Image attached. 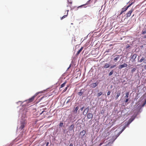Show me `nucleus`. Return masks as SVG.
I'll return each mask as SVG.
<instances>
[{"label": "nucleus", "instance_id": "nucleus-10", "mask_svg": "<svg viewBox=\"0 0 146 146\" xmlns=\"http://www.w3.org/2000/svg\"><path fill=\"white\" fill-rule=\"evenodd\" d=\"M132 4V3H131V4L129 5L128 6H127L126 7H124L123 8H122V10L123 12H124V11H125L126 10H127L128 8L131 6V5Z\"/></svg>", "mask_w": 146, "mask_h": 146}, {"label": "nucleus", "instance_id": "nucleus-23", "mask_svg": "<svg viewBox=\"0 0 146 146\" xmlns=\"http://www.w3.org/2000/svg\"><path fill=\"white\" fill-rule=\"evenodd\" d=\"M66 82H64V83H63L60 86V88H62L63 87H64V86L65 84L66 83Z\"/></svg>", "mask_w": 146, "mask_h": 146}, {"label": "nucleus", "instance_id": "nucleus-36", "mask_svg": "<svg viewBox=\"0 0 146 146\" xmlns=\"http://www.w3.org/2000/svg\"><path fill=\"white\" fill-rule=\"evenodd\" d=\"M146 33V31H145H145L143 30V31H142V34H145Z\"/></svg>", "mask_w": 146, "mask_h": 146}, {"label": "nucleus", "instance_id": "nucleus-20", "mask_svg": "<svg viewBox=\"0 0 146 146\" xmlns=\"http://www.w3.org/2000/svg\"><path fill=\"white\" fill-rule=\"evenodd\" d=\"M129 92H127L125 94V98H128V97L129 96Z\"/></svg>", "mask_w": 146, "mask_h": 146}, {"label": "nucleus", "instance_id": "nucleus-1", "mask_svg": "<svg viewBox=\"0 0 146 146\" xmlns=\"http://www.w3.org/2000/svg\"><path fill=\"white\" fill-rule=\"evenodd\" d=\"M37 113L39 115V116H40L42 118H43L45 117L47 112L43 110L41 113L38 112Z\"/></svg>", "mask_w": 146, "mask_h": 146}, {"label": "nucleus", "instance_id": "nucleus-4", "mask_svg": "<svg viewBox=\"0 0 146 146\" xmlns=\"http://www.w3.org/2000/svg\"><path fill=\"white\" fill-rule=\"evenodd\" d=\"M134 9H131L126 14V17L127 18L130 16L132 13Z\"/></svg>", "mask_w": 146, "mask_h": 146}, {"label": "nucleus", "instance_id": "nucleus-7", "mask_svg": "<svg viewBox=\"0 0 146 146\" xmlns=\"http://www.w3.org/2000/svg\"><path fill=\"white\" fill-rule=\"evenodd\" d=\"M127 66V64L125 63H124L123 64L120 65L118 68L119 69H121Z\"/></svg>", "mask_w": 146, "mask_h": 146}, {"label": "nucleus", "instance_id": "nucleus-6", "mask_svg": "<svg viewBox=\"0 0 146 146\" xmlns=\"http://www.w3.org/2000/svg\"><path fill=\"white\" fill-rule=\"evenodd\" d=\"M138 62L140 63L143 62L144 64H146V59L144 57H142L139 60H138Z\"/></svg>", "mask_w": 146, "mask_h": 146}, {"label": "nucleus", "instance_id": "nucleus-28", "mask_svg": "<svg viewBox=\"0 0 146 146\" xmlns=\"http://www.w3.org/2000/svg\"><path fill=\"white\" fill-rule=\"evenodd\" d=\"M113 72V70H112L111 71L110 73L109 74V76H110L111 75Z\"/></svg>", "mask_w": 146, "mask_h": 146}, {"label": "nucleus", "instance_id": "nucleus-34", "mask_svg": "<svg viewBox=\"0 0 146 146\" xmlns=\"http://www.w3.org/2000/svg\"><path fill=\"white\" fill-rule=\"evenodd\" d=\"M63 125V123L62 122H61L59 124V126L60 127H62Z\"/></svg>", "mask_w": 146, "mask_h": 146}, {"label": "nucleus", "instance_id": "nucleus-42", "mask_svg": "<svg viewBox=\"0 0 146 146\" xmlns=\"http://www.w3.org/2000/svg\"><path fill=\"white\" fill-rule=\"evenodd\" d=\"M144 68L145 70H146V65H145L144 66Z\"/></svg>", "mask_w": 146, "mask_h": 146}, {"label": "nucleus", "instance_id": "nucleus-30", "mask_svg": "<svg viewBox=\"0 0 146 146\" xmlns=\"http://www.w3.org/2000/svg\"><path fill=\"white\" fill-rule=\"evenodd\" d=\"M125 128H126V127L125 126L124 127H123V128L122 129L121 131L119 132V134H120L121 133L125 130Z\"/></svg>", "mask_w": 146, "mask_h": 146}, {"label": "nucleus", "instance_id": "nucleus-44", "mask_svg": "<svg viewBox=\"0 0 146 146\" xmlns=\"http://www.w3.org/2000/svg\"><path fill=\"white\" fill-rule=\"evenodd\" d=\"M46 108H44L43 109V110H46Z\"/></svg>", "mask_w": 146, "mask_h": 146}, {"label": "nucleus", "instance_id": "nucleus-11", "mask_svg": "<svg viewBox=\"0 0 146 146\" xmlns=\"http://www.w3.org/2000/svg\"><path fill=\"white\" fill-rule=\"evenodd\" d=\"M98 85L97 83H93L90 85V87L92 88H94Z\"/></svg>", "mask_w": 146, "mask_h": 146}, {"label": "nucleus", "instance_id": "nucleus-31", "mask_svg": "<svg viewBox=\"0 0 146 146\" xmlns=\"http://www.w3.org/2000/svg\"><path fill=\"white\" fill-rule=\"evenodd\" d=\"M136 70V68H133L131 70V72L133 73L134 72H135Z\"/></svg>", "mask_w": 146, "mask_h": 146}, {"label": "nucleus", "instance_id": "nucleus-8", "mask_svg": "<svg viewBox=\"0 0 146 146\" xmlns=\"http://www.w3.org/2000/svg\"><path fill=\"white\" fill-rule=\"evenodd\" d=\"M120 56L119 55H117L114 56V58L113 59V61L115 62H116L117 60L119 58Z\"/></svg>", "mask_w": 146, "mask_h": 146}, {"label": "nucleus", "instance_id": "nucleus-35", "mask_svg": "<svg viewBox=\"0 0 146 146\" xmlns=\"http://www.w3.org/2000/svg\"><path fill=\"white\" fill-rule=\"evenodd\" d=\"M129 99L128 98H126L125 100V103H126L128 102V101H129Z\"/></svg>", "mask_w": 146, "mask_h": 146}, {"label": "nucleus", "instance_id": "nucleus-21", "mask_svg": "<svg viewBox=\"0 0 146 146\" xmlns=\"http://www.w3.org/2000/svg\"><path fill=\"white\" fill-rule=\"evenodd\" d=\"M70 97H68V98L66 99V100H67L66 103H67L69 102H70L71 101V100L69 98Z\"/></svg>", "mask_w": 146, "mask_h": 146}, {"label": "nucleus", "instance_id": "nucleus-37", "mask_svg": "<svg viewBox=\"0 0 146 146\" xmlns=\"http://www.w3.org/2000/svg\"><path fill=\"white\" fill-rule=\"evenodd\" d=\"M84 108V106H83L82 107V108H81L80 109V110L81 111H82L83 109Z\"/></svg>", "mask_w": 146, "mask_h": 146}, {"label": "nucleus", "instance_id": "nucleus-26", "mask_svg": "<svg viewBox=\"0 0 146 146\" xmlns=\"http://www.w3.org/2000/svg\"><path fill=\"white\" fill-rule=\"evenodd\" d=\"M74 125L73 124H72L70 126V130H72L74 127Z\"/></svg>", "mask_w": 146, "mask_h": 146}, {"label": "nucleus", "instance_id": "nucleus-41", "mask_svg": "<svg viewBox=\"0 0 146 146\" xmlns=\"http://www.w3.org/2000/svg\"><path fill=\"white\" fill-rule=\"evenodd\" d=\"M73 146V145L72 143H71L70 144V145H69V146Z\"/></svg>", "mask_w": 146, "mask_h": 146}, {"label": "nucleus", "instance_id": "nucleus-39", "mask_svg": "<svg viewBox=\"0 0 146 146\" xmlns=\"http://www.w3.org/2000/svg\"><path fill=\"white\" fill-rule=\"evenodd\" d=\"M124 12L122 11V10L121 11V13H120V14H119V15H121L122 14V13L123 12Z\"/></svg>", "mask_w": 146, "mask_h": 146}, {"label": "nucleus", "instance_id": "nucleus-3", "mask_svg": "<svg viewBox=\"0 0 146 146\" xmlns=\"http://www.w3.org/2000/svg\"><path fill=\"white\" fill-rule=\"evenodd\" d=\"M26 124V122L24 121L23 120L21 122V126L20 129H23L25 127V125Z\"/></svg>", "mask_w": 146, "mask_h": 146}, {"label": "nucleus", "instance_id": "nucleus-46", "mask_svg": "<svg viewBox=\"0 0 146 146\" xmlns=\"http://www.w3.org/2000/svg\"><path fill=\"white\" fill-rule=\"evenodd\" d=\"M134 16V15H133L132 16V17H133V16Z\"/></svg>", "mask_w": 146, "mask_h": 146}, {"label": "nucleus", "instance_id": "nucleus-40", "mask_svg": "<svg viewBox=\"0 0 146 146\" xmlns=\"http://www.w3.org/2000/svg\"><path fill=\"white\" fill-rule=\"evenodd\" d=\"M49 144V142H47L46 143V146H48V144Z\"/></svg>", "mask_w": 146, "mask_h": 146}, {"label": "nucleus", "instance_id": "nucleus-29", "mask_svg": "<svg viewBox=\"0 0 146 146\" xmlns=\"http://www.w3.org/2000/svg\"><path fill=\"white\" fill-rule=\"evenodd\" d=\"M68 86H68L65 88L64 89L63 91V92H64L66 91Z\"/></svg>", "mask_w": 146, "mask_h": 146}, {"label": "nucleus", "instance_id": "nucleus-14", "mask_svg": "<svg viewBox=\"0 0 146 146\" xmlns=\"http://www.w3.org/2000/svg\"><path fill=\"white\" fill-rule=\"evenodd\" d=\"M83 47H82L77 52V53L76 54V55H78L82 51V50L83 49Z\"/></svg>", "mask_w": 146, "mask_h": 146}, {"label": "nucleus", "instance_id": "nucleus-2", "mask_svg": "<svg viewBox=\"0 0 146 146\" xmlns=\"http://www.w3.org/2000/svg\"><path fill=\"white\" fill-rule=\"evenodd\" d=\"M137 56V54H131L130 56V60H131L132 62L135 61Z\"/></svg>", "mask_w": 146, "mask_h": 146}, {"label": "nucleus", "instance_id": "nucleus-47", "mask_svg": "<svg viewBox=\"0 0 146 146\" xmlns=\"http://www.w3.org/2000/svg\"><path fill=\"white\" fill-rule=\"evenodd\" d=\"M19 102H21V101H19Z\"/></svg>", "mask_w": 146, "mask_h": 146}, {"label": "nucleus", "instance_id": "nucleus-45", "mask_svg": "<svg viewBox=\"0 0 146 146\" xmlns=\"http://www.w3.org/2000/svg\"><path fill=\"white\" fill-rule=\"evenodd\" d=\"M102 145V143H101L100 144V145Z\"/></svg>", "mask_w": 146, "mask_h": 146}, {"label": "nucleus", "instance_id": "nucleus-13", "mask_svg": "<svg viewBox=\"0 0 146 146\" xmlns=\"http://www.w3.org/2000/svg\"><path fill=\"white\" fill-rule=\"evenodd\" d=\"M110 66V64L108 63H106L104 64L103 67L105 68H109Z\"/></svg>", "mask_w": 146, "mask_h": 146}, {"label": "nucleus", "instance_id": "nucleus-16", "mask_svg": "<svg viewBox=\"0 0 146 146\" xmlns=\"http://www.w3.org/2000/svg\"><path fill=\"white\" fill-rule=\"evenodd\" d=\"M67 15H64L61 18V20H62L64 18L67 17V16L68 15V12L69 11V10H67Z\"/></svg>", "mask_w": 146, "mask_h": 146}, {"label": "nucleus", "instance_id": "nucleus-5", "mask_svg": "<svg viewBox=\"0 0 146 146\" xmlns=\"http://www.w3.org/2000/svg\"><path fill=\"white\" fill-rule=\"evenodd\" d=\"M36 96V95H35L31 97V98H29L28 100H26L27 102L28 103H31L34 100L35 97Z\"/></svg>", "mask_w": 146, "mask_h": 146}, {"label": "nucleus", "instance_id": "nucleus-43", "mask_svg": "<svg viewBox=\"0 0 146 146\" xmlns=\"http://www.w3.org/2000/svg\"><path fill=\"white\" fill-rule=\"evenodd\" d=\"M143 38H146V35H145L143 36Z\"/></svg>", "mask_w": 146, "mask_h": 146}, {"label": "nucleus", "instance_id": "nucleus-25", "mask_svg": "<svg viewBox=\"0 0 146 146\" xmlns=\"http://www.w3.org/2000/svg\"><path fill=\"white\" fill-rule=\"evenodd\" d=\"M146 104V99L144 101V102L143 103V104L141 105V107L142 108L143 106H144L145 105V104Z\"/></svg>", "mask_w": 146, "mask_h": 146}, {"label": "nucleus", "instance_id": "nucleus-19", "mask_svg": "<svg viewBox=\"0 0 146 146\" xmlns=\"http://www.w3.org/2000/svg\"><path fill=\"white\" fill-rule=\"evenodd\" d=\"M82 90H80V91L78 93V94L79 96H81L83 94V92L82 91Z\"/></svg>", "mask_w": 146, "mask_h": 146}, {"label": "nucleus", "instance_id": "nucleus-33", "mask_svg": "<svg viewBox=\"0 0 146 146\" xmlns=\"http://www.w3.org/2000/svg\"><path fill=\"white\" fill-rule=\"evenodd\" d=\"M116 66V64H115V65H114L111 66L110 67V68H115Z\"/></svg>", "mask_w": 146, "mask_h": 146}, {"label": "nucleus", "instance_id": "nucleus-32", "mask_svg": "<svg viewBox=\"0 0 146 146\" xmlns=\"http://www.w3.org/2000/svg\"><path fill=\"white\" fill-rule=\"evenodd\" d=\"M102 94V93L101 92H100L98 93L97 94V96L98 97H99Z\"/></svg>", "mask_w": 146, "mask_h": 146}, {"label": "nucleus", "instance_id": "nucleus-22", "mask_svg": "<svg viewBox=\"0 0 146 146\" xmlns=\"http://www.w3.org/2000/svg\"><path fill=\"white\" fill-rule=\"evenodd\" d=\"M89 107H87V108L85 109L84 111V112L85 111H86V114L88 112V110L89 109Z\"/></svg>", "mask_w": 146, "mask_h": 146}, {"label": "nucleus", "instance_id": "nucleus-12", "mask_svg": "<svg viewBox=\"0 0 146 146\" xmlns=\"http://www.w3.org/2000/svg\"><path fill=\"white\" fill-rule=\"evenodd\" d=\"M87 117L89 119H92L93 117V114L91 113H88L87 114Z\"/></svg>", "mask_w": 146, "mask_h": 146}, {"label": "nucleus", "instance_id": "nucleus-27", "mask_svg": "<svg viewBox=\"0 0 146 146\" xmlns=\"http://www.w3.org/2000/svg\"><path fill=\"white\" fill-rule=\"evenodd\" d=\"M91 0H89L88 1L87 3H86L85 4H84V5H81V6H80V7H82L83 6H84V5H87V4H89V2L91 1Z\"/></svg>", "mask_w": 146, "mask_h": 146}, {"label": "nucleus", "instance_id": "nucleus-17", "mask_svg": "<svg viewBox=\"0 0 146 146\" xmlns=\"http://www.w3.org/2000/svg\"><path fill=\"white\" fill-rule=\"evenodd\" d=\"M135 119V117H132L131 118H130L129 120V123H131L132 121Z\"/></svg>", "mask_w": 146, "mask_h": 146}, {"label": "nucleus", "instance_id": "nucleus-9", "mask_svg": "<svg viewBox=\"0 0 146 146\" xmlns=\"http://www.w3.org/2000/svg\"><path fill=\"white\" fill-rule=\"evenodd\" d=\"M86 133V131L85 130H83L81 131L80 133V135L81 136V137H83L85 135Z\"/></svg>", "mask_w": 146, "mask_h": 146}, {"label": "nucleus", "instance_id": "nucleus-38", "mask_svg": "<svg viewBox=\"0 0 146 146\" xmlns=\"http://www.w3.org/2000/svg\"><path fill=\"white\" fill-rule=\"evenodd\" d=\"M111 92L110 91H109L107 93V95H109L110 94Z\"/></svg>", "mask_w": 146, "mask_h": 146}, {"label": "nucleus", "instance_id": "nucleus-15", "mask_svg": "<svg viewBox=\"0 0 146 146\" xmlns=\"http://www.w3.org/2000/svg\"><path fill=\"white\" fill-rule=\"evenodd\" d=\"M120 92L118 91V92L117 93V94L116 96L115 97V99L117 100L118 99L119 97L120 96Z\"/></svg>", "mask_w": 146, "mask_h": 146}, {"label": "nucleus", "instance_id": "nucleus-18", "mask_svg": "<svg viewBox=\"0 0 146 146\" xmlns=\"http://www.w3.org/2000/svg\"><path fill=\"white\" fill-rule=\"evenodd\" d=\"M79 109V107L78 106H77L75 110H74L73 112L75 113H77V111Z\"/></svg>", "mask_w": 146, "mask_h": 146}, {"label": "nucleus", "instance_id": "nucleus-24", "mask_svg": "<svg viewBox=\"0 0 146 146\" xmlns=\"http://www.w3.org/2000/svg\"><path fill=\"white\" fill-rule=\"evenodd\" d=\"M146 104V99L144 101V102L143 103V104L141 105V107L142 108L143 106H144L145 105V104Z\"/></svg>", "mask_w": 146, "mask_h": 146}]
</instances>
